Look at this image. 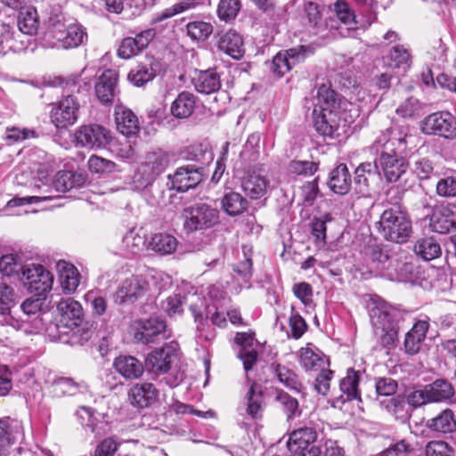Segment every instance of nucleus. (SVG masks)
<instances>
[{"mask_svg":"<svg viewBox=\"0 0 456 456\" xmlns=\"http://www.w3.org/2000/svg\"><path fill=\"white\" fill-rule=\"evenodd\" d=\"M371 151L379 154L378 166L381 167L388 183L396 182L407 170V163L403 157L406 151L405 136H396L387 129L372 143Z\"/></svg>","mask_w":456,"mask_h":456,"instance_id":"obj_1","label":"nucleus"},{"mask_svg":"<svg viewBox=\"0 0 456 456\" xmlns=\"http://www.w3.org/2000/svg\"><path fill=\"white\" fill-rule=\"evenodd\" d=\"M346 102L338 98L330 86L322 85L317 90L316 103L314 109V126L323 136H332L341 121V109Z\"/></svg>","mask_w":456,"mask_h":456,"instance_id":"obj_2","label":"nucleus"},{"mask_svg":"<svg viewBox=\"0 0 456 456\" xmlns=\"http://www.w3.org/2000/svg\"><path fill=\"white\" fill-rule=\"evenodd\" d=\"M85 177L82 175L76 174L71 171H59L53 180L52 184L43 182L39 179V183L34 185V191L37 195L26 196L21 198H14L8 202L9 207H17L25 204H36L42 201H47L58 198L55 192H65L72 188L79 187L85 183Z\"/></svg>","mask_w":456,"mask_h":456,"instance_id":"obj_3","label":"nucleus"},{"mask_svg":"<svg viewBox=\"0 0 456 456\" xmlns=\"http://www.w3.org/2000/svg\"><path fill=\"white\" fill-rule=\"evenodd\" d=\"M87 35L79 24H66L62 14L49 18V28L45 35L46 44L56 48H74L80 45Z\"/></svg>","mask_w":456,"mask_h":456,"instance_id":"obj_4","label":"nucleus"},{"mask_svg":"<svg viewBox=\"0 0 456 456\" xmlns=\"http://www.w3.org/2000/svg\"><path fill=\"white\" fill-rule=\"evenodd\" d=\"M376 224L385 240L395 243L406 242L412 232L410 216L399 206L386 208Z\"/></svg>","mask_w":456,"mask_h":456,"instance_id":"obj_5","label":"nucleus"},{"mask_svg":"<svg viewBox=\"0 0 456 456\" xmlns=\"http://www.w3.org/2000/svg\"><path fill=\"white\" fill-rule=\"evenodd\" d=\"M369 314L375 332H380L382 344L385 346L394 345L398 335L400 313L384 302H372Z\"/></svg>","mask_w":456,"mask_h":456,"instance_id":"obj_6","label":"nucleus"},{"mask_svg":"<svg viewBox=\"0 0 456 456\" xmlns=\"http://www.w3.org/2000/svg\"><path fill=\"white\" fill-rule=\"evenodd\" d=\"M84 319V309L82 305L71 298H61L56 305V323L54 324L55 334H61L63 330L77 328ZM50 335L54 332L50 329Z\"/></svg>","mask_w":456,"mask_h":456,"instance_id":"obj_7","label":"nucleus"},{"mask_svg":"<svg viewBox=\"0 0 456 456\" xmlns=\"http://www.w3.org/2000/svg\"><path fill=\"white\" fill-rule=\"evenodd\" d=\"M184 227L189 232L213 227L219 223V211L206 203H195L183 211Z\"/></svg>","mask_w":456,"mask_h":456,"instance_id":"obj_8","label":"nucleus"},{"mask_svg":"<svg viewBox=\"0 0 456 456\" xmlns=\"http://www.w3.org/2000/svg\"><path fill=\"white\" fill-rule=\"evenodd\" d=\"M151 291L150 281L139 275L126 278L113 295V301L119 305H132L143 299Z\"/></svg>","mask_w":456,"mask_h":456,"instance_id":"obj_9","label":"nucleus"},{"mask_svg":"<svg viewBox=\"0 0 456 456\" xmlns=\"http://www.w3.org/2000/svg\"><path fill=\"white\" fill-rule=\"evenodd\" d=\"M20 281L30 293L45 298L52 289L53 276L43 265H28L23 271Z\"/></svg>","mask_w":456,"mask_h":456,"instance_id":"obj_10","label":"nucleus"},{"mask_svg":"<svg viewBox=\"0 0 456 456\" xmlns=\"http://www.w3.org/2000/svg\"><path fill=\"white\" fill-rule=\"evenodd\" d=\"M179 346L175 341L165 344L162 347L151 352L145 360L146 370L159 376L167 373L177 359Z\"/></svg>","mask_w":456,"mask_h":456,"instance_id":"obj_11","label":"nucleus"},{"mask_svg":"<svg viewBox=\"0 0 456 456\" xmlns=\"http://www.w3.org/2000/svg\"><path fill=\"white\" fill-rule=\"evenodd\" d=\"M29 39L20 32H17L13 23L9 18L0 14V56L9 53H21L26 50Z\"/></svg>","mask_w":456,"mask_h":456,"instance_id":"obj_12","label":"nucleus"},{"mask_svg":"<svg viewBox=\"0 0 456 456\" xmlns=\"http://www.w3.org/2000/svg\"><path fill=\"white\" fill-rule=\"evenodd\" d=\"M134 330V340L142 344L156 343L169 337L165 321L158 317L135 322Z\"/></svg>","mask_w":456,"mask_h":456,"instance_id":"obj_13","label":"nucleus"},{"mask_svg":"<svg viewBox=\"0 0 456 456\" xmlns=\"http://www.w3.org/2000/svg\"><path fill=\"white\" fill-rule=\"evenodd\" d=\"M421 130L427 134L452 139L456 136V119L449 112H436L422 120Z\"/></svg>","mask_w":456,"mask_h":456,"instance_id":"obj_14","label":"nucleus"},{"mask_svg":"<svg viewBox=\"0 0 456 456\" xmlns=\"http://www.w3.org/2000/svg\"><path fill=\"white\" fill-rule=\"evenodd\" d=\"M110 138V132L96 124L81 126L75 134L77 144L91 150L106 147Z\"/></svg>","mask_w":456,"mask_h":456,"instance_id":"obj_15","label":"nucleus"},{"mask_svg":"<svg viewBox=\"0 0 456 456\" xmlns=\"http://www.w3.org/2000/svg\"><path fill=\"white\" fill-rule=\"evenodd\" d=\"M79 103L73 95H68L51 110V119L57 127L73 125L77 119Z\"/></svg>","mask_w":456,"mask_h":456,"instance_id":"obj_16","label":"nucleus"},{"mask_svg":"<svg viewBox=\"0 0 456 456\" xmlns=\"http://www.w3.org/2000/svg\"><path fill=\"white\" fill-rule=\"evenodd\" d=\"M430 227L442 234L456 230V204L448 203L435 208L430 216Z\"/></svg>","mask_w":456,"mask_h":456,"instance_id":"obj_17","label":"nucleus"},{"mask_svg":"<svg viewBox=\"0 0 456 456\" xmlns=\"http://www.w3.org/2000/svg\"><path fill=\"white\" fill-rule=\"evenodd\" d=\"M172 188L179 192L196 187L202 180V173L200 167L194 166L181 167L173 175H169Z\"/></svg>","mask_w":456,"mask_h":456,"instance_id":"obj_18","label":"nucleus"},{"mask_svg":"<svg viewBox=\"0 0 456 456\" xmlns=\"http://www.w3.org/2000/svg\"><path fill=\"white\" fill-rule=\"evenodd\" d=\"M154 29H146L138 33L134 37H128L122 40L118 54L123 59H129L142 51L154 38Z\"/></svg>","mask_w":456,"mask_h":456,"instance_id":"obj_19","label":"nucleus"},{"mask_svg":"<svg viewBox=\"0 0 456 456\" xmlns=\"http://www.w3.org/2000/svg\"><path fill=\"white\" fill-rule=\"evenodd\" d=\"M118 73L113 69L105 70L95 83V94L102 103H110L114 100L118 90Z\"/></svg>","mask_w":456,"mask_h":456,"instance_id":"obj_20","label":"nucleus"},{"mask_svg":"<svg viewBox=\"0 0 456 456\" xmlns=\"http://www.w3.org/2000/svg\"><path fill=\"white\" fill-rule=\"evenodd\" d=\"M379 166L375 162L360 164L354 171V184L356 191L364 195L369 191L370 183L379 179Z\"/></svg>","mask_w":456,"mask_h":456,"instance_id":"obj_21","label":"nucleus"},{"mask_svg":"<svg viewBox=\"0 0 456 456\" xmlns=\"http://www.w3.org/2000/svg\"><path fill=\"white\" fill-rule=\"evenodd\" d=\"M94 332L93 324L89 322H85L84 324H79L77 328L72 329V331L63 330L61 334H51L54 339L63 343L68 344L72 346H84L93 337Z\"/></svg>","mask_w":456,"mask_h":456,"instance_id":"obj_22","label":"nucleus"},{"mask_svg":"<svg viewBox=\"0 0 456 456\" xmlns=\"http://www.w3.org/2000/svg\"><path fill=\"white\" fill-rule=\"evenodd\" d=\"M298 358L301 366L306 371L322 370L328 365L324 354L312 344L298 351Z\"/></svg>","mask_w":456,"mask_h":456,"instance_id":"obj_23","label":"nucleus"},{"mask_svg":"<svg viewBox=\"0 0 456 456\" xmlns=\"http://www.w3.org/2000/svg\"><path fill=\"white\" fill-rule=\"evenodd\" d=\"M241 187L248 197L259 200L266 195L269 180L256 171H248L242 180Z\"/></svg>","mask_w":456,"mask_h":456,"instance_id":"obj_24","label":"nucleus"},{"mask_svg":"<svg viewBox=\"0 0 456 456\" xmlns=\"http://www.w3.org/2000/svg\"><path fill=\"white\" fill-rule=\"evenodd\" d=\"M56 268L63 292L69 295L73 294L80 283L78 270L72 264L64 260H60L56 264Z\"/></svg>","mask_w":456,"mask_h":456,"instance_id":"obj_25","label":"nucleus"},{"mask_svg":"<svg viewBox=\"0 0 456 456\" xmlns=\"http://www.w3.org/2000/svg\"><path fill=\"white\" fill-rule=\"evenodd\" d=\"M115 121L117 129L127 137L135 135L139 131L138 118L131 110L123 106L115 108Z\"/></svg>","mask_w":456,"mask_h":456,"instance_id":"obj_26","label":"nucleus"},{"mask_svg":"<svg viewBox=\"0 0 456 456\" xmlns=\"http://www.w3.org/2000/svg\"><path fill=\"white\" fill-rule=\"evenodd\" d=\"M218 49L233 59L239 60L244 54L242 37L234 30L222 34L217 43Z\"/></svg>","mask_w":456,"mask_h":456,"instance_id":"obj_27","label":"nucleus"},{"mask_svg":"<svg viewBox=\"0 0 456 456\" xmlns=\"http://www.w3.org/2000/svg\"><path fill=\"white\" fill-rule=\"evenodd\" d=\"M329 188L337 194L345 195L352 187V179L346 164H339L330 174Z\"/></svg>","mask_w":456,"mask_h":456,"instance_id":"obj_28","label":"nucleus"},{"mask_svg":"<svg viewBox=\"0 0 456 456\" xmlns=\"http://www.w3.org/2000/svg\"><path fill=\"white\" fill-rule=\"evenodd\" d=\"M158 390L151 383H137L129 391L132 404L147 407L152 404L158 397Z\"/></svg>","mask_w":456,"mask_h":456,"instance_id":"obj_29","label":"nucleus"},{"mask_svg":"<svg viewBox=\"0 0 456 456\" xmlns=\"http://www.w3.org/2000/svg\"><path fill=\"white\" fill-rule=\"evenodd\" d=\"M195 89L205 94L217 92L221 87V81L218 74L213 69L199 71L192 78Z\"/></svg>","mask_w":456,"mask_h":456,"instance_id":"obj_30","label":"nucleus"},{"mask_svg":"<svg viewBox=\"0 0 456 456\" xmlns=\"http://www.w3.org/2000/svg\"><path fill=\"white\" fill-rule=\"evenodd\" d=\"M114 369L125 379H138L143 373L142 364L134 356L119 355L113 362Z\"/></svg>","mask_w":456,"mask_h":456,"instance_id":"obj_31","label":"nucleus"},{"mask_svg":"<svg viewBox=\"0 0 456 456\" xmlns=\"http://www.w3.org/2000/svg\"><path fill=\"white\" fill-rule=\"evenodd\" d=\"M428 327L429 324L427 321H418L411 330L406 333L404 347L407 354H415L419 351L426 338Z\"/></svg>","mask_w":456,"mask_h":456,"instance_id":"obj_32","label":"nucleus"},{"mask_svg":"<svg viewBox=\"0 0 456 456\" xmlns=\"http://www.w3.org/2000/svg\"><path fill=\"white\" fill-rule=\"evenodd\" d=\"M177 247V240L168 233H155L147 243V248L161 255L172 254Z\"/></svg>","mask_w":456,"mask_h":456,"instance_id":"obj_33","label":"nucleus"},{"mask_svg":"<svg viewBox=\"0 0 456 456\" xmlns=\"http://www.w3.org/2000/svg\"><path fill=\"white\" fill-rule=\"evenodd\" d=\"M415 254L425 261H431L440 256L442 250L439 243L432 237L418 240L414 245Z\"/></svg>","mask_w":456,"mask_h":456,"instance_id":"obj_34","label":"nucleus"},{"mask_svg":"<svg viewBox=\"0 0 456 456\" xmlns=\"http://www.w3.org/2000/svg\"><path fill=\"white\" fill-rule=\"evenodd\" d=\"M426 387L430 403L444 402L454 395L452 385L444 379H437Z\"/></svg>","mask_w":456,"mask_h":456,"instance_id":"obj_35","label":"nucleus"},{"mask_svg":"<svg viewBox=\"0 0 456 456\" xmlns=\"http://www.w3.org/2000/svg\"><path fill=\"white\" fill-rule=\"evenodd\" d=\"M38 15L34 8H28L21 11L18 17L17 32L22 33L28 38V36H32L37 33L38 28Z\"/></svg>","mask_w":456,"mask_h":456,"instance_id":"obj_36","label":"nucleus"},{"mask_svg":"<svg viewBox=\"0 0 456 456\" xmlns=\"http://www.w3.org/2000/svg\"><path fill=\"white\" fill-rule=\"evenodd\" d=\"M195 108V97L188 92L181 93L171 107L172 114L179 118H185L191 115Z\"/></svg>","mask_w":456,"mask_h":456,"instance_id":"obj_37","label":"nucleus"},{"mask_svg":"<svg viewBox=\"0 0 456 456\" xmlns=\"http://www.w3.org/2000/svg\"><path fill=\"white\" fill-rule=\"evenodd\" d=\"M359 376L354 370H349L346 376L340 380V390L344 394L337 400L342 403L359 398L358 393Z\"/></svg>","mask_w":456,"mask_h":456,"instance_id":"obj_38","label":"nucleus"},{"mask_svg":"<svg viewBox=\"0 0 456 456\" xmlns=\"http://www.w3.org/2000/svg\"><path fill=\"white\" fill-rule=\"evenodd\" d=\"M333 12L338 20L347 27L348 35L355 28L357 24L354 10L345 0H337L333 4Z\"/></svg>","mask_w":456,"mask_h":456,"instance_id":"obj_39","label":"nucleus"},{"mask_svg":"<svg viewBox=\"0 0 456 456\" xmlns=\"http://www.w3.org/2000/svg\"><path fill=\"white\" fill-rule=\"evenodd\" d=\"M427 427L432 430L442 433H451L454 431L456 429V421L453 412L449 409L443 411L438 416L428 419Z\"/></svg>","mask_w":456,"mask_h":456,"instance_id":"obj_40","label":"nucleus"},{"mask_svg":"<svg viewBox=\"0 0 456 456\" xmlns=\"http://www.w3.org/2000/svg\"><path fill=\"white\" fill-rule=\"evenodd\" d=\"M190 310L194 318L198 338L205 341H212L216 338V330L212 325L209 324L208 317L198 311L195 305H191Z\"/></svg>","mask_w":456,"mask_h":456,"instance_id":"obj_41","label":"nucleus"},{"mask_svg":"<svg viewBox=\"0 0 456 456\" xmlns=\"http://www.w3.org/2000/svg\"><path fill=\"white\" fill-rule=\"evenodd\" d=\"M223 209L229 216H238L243 213L248 208V201L238 192L226 193L222 199Z\"/></svg>","mask_w":456,"mask_h":456,"instance_id":"obj_42","label":"nucleus"},{"mask_svg":"<svg viewBox=\"0 0 456 456\" xmlns=\"http://www.w3.org/2000/svg\"><path fill=\"white\" fill-rule=\"evenodd\" d=\"M156 76L152 63L139 64L128 73V80L135 86H142Z\"/></svg>","mask_w":456,"mask_h":456,"instance_id":"obj_43","label":"nucleus"},{"mask_svg":"<svg viewBox=\"0 0 456 456\" xmlns=\"http://www.w3.org/2000/svg\"><path fill=\"white\" fill-rule=\"evenodd\" d=\"M365 256L372 268L384 271L385 267H390L387 265L389 261V252L378 245L369 246L365 249Z\"/></svg>","mask_w":456,"mask_h":456,"instance_id":"obj_44","label":"nucleus"},{"mask_svg":"<svg viewBox=\"0 0 456 456\" xmlns=\"http://www.w3.org/2000/svg\"><path fill=\"white\" fill-rule=\"evenodd\" d=\"M20 429V423L17 420L9 418L0 419V441L10 446L18 439Z\"/></svg>","mask_w":456,"mask_h":456,"instance_id":"obj_45","label":"nucleus"},{"mask_svg":"<svg viewBox=\"0 0 456 456\" xmlns=\"http://www.w3.org/2000/svg\"><path fill=\"white\" fill-rule=\"evenodd\" d=\"M247 413L252 419H257L261 417L262 412V392L259 386L256 383H252L249 391L247 394Z\"/></svg>","mask_w":456,"mask_h":456,"instance_id":"obj_46","label":"nucleus"},{"mask_svg":"<svg viewBox=\"0 0 456 456\" xmlns=\"http://www.w3.org/2000/svg\"><path fill=\"white\" fill-rule=\"evenodd\" d=\"M275 373L279 381L286 387L297 393L302 390V384L298 380L297 374L288 367L277 364Z\"/></svg>","mask_w":456,"mask_h":456,"instance_id":"obj_47","label":"nucleus"},{"mask_svg":"<svg viewBox=\"0 0 456 456\" xmlns=\"http://www.w3.org/2000/svg\"><path fill=\"white\" fill-rule=\"evenodd\" d=\"M53 387L57 395H74L85 387V384L71 378L61 377L54 380Z\"/></svg>","mask_w":456,"mask_h":456,"instance_id":"obj_48","label":"nucleus"},{"mask_svg":"<svg viewBox=\"0 0 456 456\" xmlns=\"http://www.w3.org/2000/svg\"><path fill=\"white\" fill-rule=\"evenodd\" d=\"M25 269L26 266H23L12 254L4 255L0 258V273L5 276L15 275L20 280Z\"/></svg>","mask_w":456,"mask_h":456,"instance_id":"obj_49","label":"nucleus"},{"mask_svg":"<svg viewBox=\"0 0 456 456\" xmlns=\"http://www.w3.org/2000/svg\"><path fill=\"white\" fill-rule=\"evenodd\" d=\"M187 35L193 40L203 41L213 32V26L209 22L196 20L189 22L186 26Z\"/></svg>","mask_w":456,"mask_h":456,"instance_id":"obj_50","label":"nucleus"},{"mask_svg":"<svg viewBox=\"0 0 456 456\" xmlns=\"http://www.w3.org/2000/svg\"><path fill=\"white\" fill-rule=\"evenodd\" d=\"M389 66L397 69H407L411 66V55L406 49L401 45L392 48L389 53Z\"/></svg>","mask_w":456,"mask_h":456,"instance_id":"obj_51","label":"nucleus"},{"mask_svg":"<svg viewBox=\"0 0 456 456\" xmlns=\"http://www.w3.org/2000/svg\"><path fill=\"white\" fill-rule=\"evenodd\" d=\"M276 401L282 407V410L286 413L288 419L295 418L300 414L297 400L289 395L288 393L278 391Z\"/></svg>","mask_w":456,"mask_h":456,"instance_id":"obj_52","label":"nucleus"},{"mask_svg":"<svg viewBox=\"0 0 456 456\" xmlns=\"http://www.w3.org/2000/svg\"><path fill=\"white\" fill-rule=\"evenodd\" d=\"M124 247L131 253H137L146 246L144 234H140L134 229L129 230L122 239Z\"/></svg>","mask_w":456,"mask_h":456,"instance_id":"obj_53","label":"nucleus"},{"mask_svg":"<svg viewBox=\"0 0 456 456\" xmlns=\"http://www.w3.org/2000/svg\"><path fill=\"white\" fill-rule=\"evenodd\" d=\"M318 169V163L309 160H292L288 166L291 175H313Z\"/></svg>","mask_w":456,"mask_h":456,"instance_id":"obj_54","label":"nucleus"},{"mask_svg":"<svg viewBox=\"0 0 456 456\" xmlns=\"http://www.w3.org/2000/svg\"><path fill=\"white\" fill-rule=\"evenodd\" d=\"M240 7V0H220L217 7L218 17L225 21L233 20L238 15Z\"/></svg>","mask_w":456,"mask_h":456,"instance_id":"obj_55","label":"nucleus"},{"mask_svg":"<svg viewBox=\"0 0 456 456\" xmlns=\"http://www.w3.org/2000/svg\"><path fill=\"white\" fill-rule=\"evenodd\" d=\"M421 103L414 97H409L396 109V113L404 118H415L421 113Z\"/></svg>","mask_w":456,"mask_h":456,"instance_id":"obj_56","label":"nucleus"},{"mask_svg":"<svg viewBox=\"0 0 456 456\" xmlns=\"http://www.w3.org/2000/svg\"><path fill=\"white\" fill-rule=\"evenodd\" d=\"M184 297L180 294H174L167 297L161 303V308L168 316L173 317L181 314L183 311Z\"/></svg>","mask_w":456,"mask_h":456,"instance_id":"obj_57","label":"nucleus"},{"mask_svg":"<svg viewBox=\"0 0 456 456\" xmlns=\"http://www.w3.org/2000/svg\"><path fill=\"white\" fill-rule=\"evenodd\" d=\"M168 163V159H166L162 154H152L149 156L148 159L142 167L145 172H148L151 176L160 174Z\"/></svg>","mask_w":456,"mask_h":456,"instance_id":"obj_58","label":"nucleus"},{"mask_svg":"<svg viewBox=\"0 0 456 456\" xmlns=\"http://www.w3.org/2000/svg\"><path fill=\"white\" fill-rule=\"evenodd\" d=\"M435 167L432 159L419 158L414 159L413 172L419 179H428L434 174Z\"/></svg>","mask_w":456,"mask_h":456,"instance_id":"obj_59","label":"nucleus"},{"mask_svg":"<svg viewBox=\"0 0 456 456\" xmlns=\"http://www.w3.org/2000/svg\"><path fill=\"white\" fill-rule=\"evenodd\" d=\"M314 48L311 45H298L287 50L284 54L289 58V61L293 67L294 65L303 61L307 56L313 54Z\"/></svg>","mask_w":456,"mask_h":456,"instance_id":"obj_60","label":"nucleus"},{"mask_svg":"<svg viewBox=\"0 0 456 456\" xmlns=\"http://www.w3.org/2000/svg\"><path fill=\"white\" fill-rule=\"evenodd\" d=\"M398 385L396 380L389 377L376 379L375 388L378 395L391 396L395 394Z\"/></svg>","mask_w":456,"mask_h":456,"instance_id":"obj_61","label":"nucleus"},{"mask_svg":"<svg viewBox=\"0 0 456 456\" xmlns=\"http://www.w3.org/2000/svg\"><path fill=\"white\" fill-rule=\"evenodd\" d=\"M85 299L87 303H90L94 316H102L106 313L108 304L105 297L89 291L86 294Z\"/></svg>","mask_w":456,"mask_h":456,"instance_id":"obj_62","label":"nucleus"},{"mask_svg":"<svg viewBox=\"0 0 456 456\" xmlns=\"http://www.w3.org/2000/svg\"><path fill=\"white\" fill-rule=\"evenodd\" d=\"M120 444L114 436L103 439L95 448L94 456H113Z\"/></svg>","mask_w":456,"mask_h":456,"instance_id":"obj_63","label":"nucleus"},{"mask_svg":"<svg viewBox=\"0 0 456 456\" xmlns=\"http://www.w3.org/2000/svg\"><path fill=\"white\" fill-rule=\"evenodd\" d=\"M436 193L441 197L456 196V176H447L436 183Z\"/></svg>","mask_w":456,"mask_h":456,"instance_id":"obj_64","label":"nucleus"}]
</instances>
